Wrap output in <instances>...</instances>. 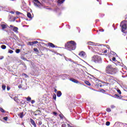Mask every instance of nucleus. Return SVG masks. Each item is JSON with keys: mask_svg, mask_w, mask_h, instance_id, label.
Instances as JSON below:
<instances>
[{"mask_svg": "<svg viewBox=\"0 0 127 127\" xmlns=\"http://www.w3.org/2000/svg\"><path fill=\"white\" fill-rule=\"evenodd\" d=\"M76 42L74 41H70L65 44V47L67 50L72 51V50H75L76 49Z\"/></svg>", "mask_w": 127, "mask_h": 127, "instance_id": "nucleus-1", "label": "nucleus"}, {"mask_svg": "<svg viewBox=\"0 0 127 127\" xmlns=\"http://www.w3.org/2000/svg\"><path fill=\"white\" fill-rule=\"evenodd\" d=\"M92 61H93V62H95V63H98L99 64H101V63H102V58H101V57L99 56H94L92 58Z\"/></svg>", "mask_w": 127, "mask_h": 127, "instance_id": "nucleus-2", "label": "nucleus"}, {"mask_svg": "<svg viewBox=\"0 0 127 127\" xmlns=\"http://www.w3.org/2000/svg\"><path fill=\"white\" fill-rule=\"evenodd\" d=\"M106 71L107 74H112V65H108L106 67Z\"/></svg>", "mask_w": 127, "mask_h": 127, "instance_id": "nucleus-3", "label": "nucleus"}, {"mask_svg": "<svg viewBox=\"0 0 127 127\" xmlns=\"http://www.w3.org/2000/svg\"><path fill=\"white\" fill-rule=\"evenodd\" d=\"M79 56L81 57V58H86L87 57V55L86 54V53L84 51H81L79 54H78Z\"/></svg>", "mask_w": 127, "mask_h": 127, "instance_id": "nucleus-4", "label": "nucleus"}, {"mask_svg": "<svg viewBox=\"0 0 127 127\" xmlns=\"http://www.w3.org/2000/svg\"><path fill=\"white\" fill-rule=\"evenodd\" d=\"M10 27H13V31L15 32V33H18V28L15 26H12V25H10Z\"/></svg>", "mask_w": 127, "mask_h": 127, "instance_id": "nucleus-5", "label": "nucleus"}, {"mask_svg": "<svg viewBox=\"0 0 127 127\" xmlns=\"http://www.w3.org/2000/svg\"><path fill=\"white\" fill-rule=\"evenodd\" d=\"M122 31L123 33H125V31H126V29H127V24H124L122 26Z\"/></svg>", "mask_w": 127, "mask_h": 127, "instance_id": "nucleus-6", "label": "nucleus"}, {"mask_svg": "<svg viewBox=\"0 0 127 127\" xmlns=\"http://www.w3.org/2000/svg\"><path fill=\"white\" fill-rule=\"evenodd\" d=\"M38 43V41H36L34 42H28L27 43V45H30V46H32L34 44H37Z\"/></svg>", "mask_w": 127, "mask_h": 127, "instance_id": "nucleus-7", "label": "nucleus"}, {"mask_svg": "<svg viewBox=\"0 0 127 127\" xmlns=\"http://www.w3.org/2000/svg\"><path fill=\"white\" fill-rule=\"evenodd\" d=\"M113 97L114 98H117V99H119V100H122L123 99V96L122 95H119L117 94H115L113 95Z\"/></svg>", "mask_w": 127, "mask_h": 127, "instance_id": "nucleus-8", "label": "nucleus"}, {"mask_svg": "<svg viewBox=\"0 0 127 127\" xmlns=\"http://www.w3.org/2000/svg\"><path fill=\"white\" fill-rule=\"evenodd\" d=\"M48 46H49V47H51V48H55L56 47V46H55V45H54L52 43H48Z\"/></svg>", "mask_w": 127, "mask_h": 127, "instance_id": "nucleus-9", "label": "nucleus"}, {"mask_svg": "<svg viewBox=\"0 0 127 127\" xmlns=\"http://www.w3.org/2000/svg\"><path fill=\"white\" fill-rule=\"evenodd\" d=\"M70 81H71V82H73V83H75L76 84H78L79 83V81L77 79H75V78H70Z\"/></svg>", "mask_w": 127, "mask_h": 127, "instance_id": "nucleus-10", "label": "nucleus"}, {"mask_svg": "<svg viewBox=\"0 0 127 127\" xmlns=\"http://www.w3.org/2000/svg\"><path fill=\"white\" fill-rule=\"evenodd\" d=\"M31 124L34 126V127H36V124L35 123V122H34V120L32 119H30Z\"/></svg>", "mask_w": 127, "mask_h": 127, "instance_id": "nucleus-11", "label": "nucleus"}, {"mask_svg": "<svg viewBox=\"0 0 127 127\" xmlns=\"http://www.w3.org/2000/svg\"><path fill=\"white\" fill-rule=\"evenodd\" d=\"M33 2H34V5H36V6H38L37 3H40V1L38 0H33Z\"/></svg>", "mask_w": 127, "mask_h": 127, "instance_id": "nucleus-12", "label": "nucleus"}, {"mask_svg": "<svg viewBox=\"0 0 127 127\" xmlns=\"http://www.w3.org/2000/svg\"><path fill=\"white\" fill-rule=\"evenodd\" d=\"M113 127H121V123L116 122L114 125Z\"/></svg>", "mask_w": 127, "mask_h": 127, "instance_id": "nucleus-13", "label": "nucleus"}, {"mask_svg": "<svg viewBox=\"0 0 127 127\" xmlns=\"http://www.w3.org/2000/svg\"><path fill=\"white\" fill-rule=\"evenodd\" d=\"M24 112H21L19 113V114H18V117H19V118H20V119H22V118H23V116L24 115H23Z\"/></svg>", "mask_w": 127, "mask_h": 127, "instance_id": "nucleus-14", "label": "nucleus"}, {"mask_svg": "<svg viewBox=\"0 0 127 127\" xmlns=\"http://www.w3.org/2000/svg\"><path fill=\"white\" fill-rule=\"evenodd\" d=\"M1 27L2 28V29H3V30L5 29V28H6V27H7V25L2 24H1Z\"/></svg>", "mask_w": 127, "mask_h": 127, "instance_id": "nucleus-15", "label": "nucleus"}, {"mask_svg": "<svg viewBox=\"0 0 127 127\" xmlns=\"http://www.w3.org/2000/svg\"><path fill=\"white\" fill-rule=\"evenodd\" d=\"M57 96V97H61V96H62V92H61L60 91H58Z\"/></svg>", "mask_w": 127, "mask_h": 127, "instance_id": "nucleus-16", "label": "nucleus"}, {"mask_svg": "<svg viewBox=\"0 0 127 127\" xmlns=\"http://www.w3.org/2000/svg\"><path fill=\"white\" fill-rule=\"evenodd\" d=\"M108 48L105 47L104 48V49L102 50L103 53H108V50H107Z\"/></svg>", "mask_w": 127, "mask_h": 127, "instance_id": "nucleus-17", "label": "nucleus"}, {"mask_svg": "<svg viewBox=\"0 0 127 127\" xmlns=\"http://www.w3.org/2000/svg\"><path fill=\"white\" fill-rule=\"evenodd\" d=\"M84 83L86 85H87V86H91V83L87 80L84 81Z\"/></svg>", "mask_w": 127, "mask_h": 127, "instance_id": "nucleus-18", "label": "nucleus"}, {"mask_svg": "<svg viewBox=\"0 0 127 127\" xmlns=\"http://www.w3.org/2000/svg\"><path fill=\"white\" fill-rule=\"evenodd\" d=\"M27 16L29 18H32V16H31V14L29 12H28L27 14Z\"/></svg>", "mask_w": 127, "mask_h": 127, "instance_id": "nucleus-19", "label": "nucleus"}, {"mask_svg": "<svg viewBox=\"0 0 127 127\" xmlns=\"http://www.w3.org/2000/svg\"><path fill=\"white\" fill-rule=\"evenodd\" d=\"M95 87L98 88V87H102V83H97L95 84Z\"/></svg>", "mask_w": 127, "mask_h": 127, "instance_id": "nucleus-20", "label": "nucleus"}, {"mask_svg": "<svg viewBox=\"0 0 127 127\" xmlns=\"http://www.w3.org/2000/svg\"><path fill=\"white\" fill-rule=\"evenodd\" d=\"M25 99H26V101L28 102H30L31 101V98L30 97H25Z\"/></svg>", "mask_w": 127, "mask_h": 127, "instance_id": "nucleus-21", "label": "nucleus"}, {"mask_svg": "<svg viewBox=\"0 0 127 127\" xmlns=\"http://www.w3.org/2000/svg\"><path fill=\"white\" fill-rule=\"evenodd\" d=\"M1 49H5L6 48V46L4 45H2L1 46Z\"/></svg>", "mask_w": 127, "mask_h": 127, "instance_id": "nucleus-22", "label": "nucleus"}, {"mask_svg": "<svg viewBox=\"0 0 127 127\" xmlns=\"http://www.w3.org/2000/svg\"><path fill=\"white\" fill-rule=\"evenodd\" d=\"M34 51H35V52H36L37 53H39V50H38L37 48H34Z\"/></svg>", "mask_w": 127, "mask_h": 127, "instance_id": "nucleus-23", "label": "nucleus"}, {"mask_svg": "<svg viewBox=\"0 0 127 127\" xmlns=\"http://www.w3.org/2000/svg\"><path fill=\"white\" fill-rule=\"evenodd\" d=\"M0 111L1 113H5V111L3 109L0 107Z\"/></svg>", "mask_w": 127, "mask_h": 127, "instance_id": "nucleus-24", "label": "nucleus"}, {"mask_svg": "<svg viewBox=\"0 0 127 127\" xmlns=\"http://www.w3.org/2000/svg\"><path fill=\"white\" fill-rule=\"evenodd\" d=\"M15 52H16V53H17V54H18V53H19V52H20V49H16V50H15Z\"/></svg>", "mask_w": 127, "mask_h": 127, "instance_id": "nucleus-25", "label": "nucleus"}, {"mask_svg": "<svg viewBox=\"0 0 127 127\" xmlns=\"http://www.w3.org/2000/svg\"><path fill=\"white\" fill-rule=\"evenodd\" d=\"M110 125H111V123L110 122H106V125L107 126V127H108V126H110Z\"/></svg>", "mask_w": 127, "mask_h": 127, "instance_id": "nucleus-26", "label": "nucleus"}, {"mask_svg": "<svg viewBox=\"0 0 127 127\" xmlns=\"http://www.w3.org/2000/svg\"><path fill=\"white\" fill-rule=\"evenodd\" d=\"M117 92L119 93V95H122V91H121V90L118 89Z\"/></svg>", "mask_w": 127, "mask_h": 127, "instance_id": "nucleus-27", "label": "nucleus"}, {"mask_svg": "<svg viewBox=\"0 0 127 127\" xmlns=\"http://www.w3.org/2000/svg\"><path fill=\"white\" fill-rule=\"evenodd\" d=\"M5 88H6V86L4 85H2V90H5Z\"/></svg>", "mask_w": 127, "mask_h": 127, "instance_id": "nucleus-28", "label": "nucleus"}, {"mask_svg": "<svg viewBox=\"0 0 127 127\" xmlns=\"http://www.w3.org/2000/svg\"><path fill=\"white\" fill-rule=\"evenodd\" d=\"M8 53H10V54H11L13 53V51H12L11 50H9Z\"/></svg>", "mask_w": 127, "mask_h": 127, "instance_id": "nucleus-29", "label": "nucleus"}, {"mask_svg": "<svg viewBox=\"0 0 127 127\" xmlns=\"http://www.w3.org/2000/svg\"><path fill=\"white\" fill-rule=\"evenodd\" d=\"M16 14H17V15H19V14H21V13L19 11H16Z\"/></svg>", "mask_w": 127, "mask_h": 127, "instance_id": "nucleus-30", "label": "nucleus"}, {"mask_svg": "<svg viewBox=\"0 0 127 127\" xmlns=\"http://www.w3.org/2000/svg\"><path fill=\"white\" fill-rule=\"evenodd\" d=\"M111 110L110 108H107L106 109V111L108 112V113H110V112H111Z\"/></svg>", "mask_w": 127, "mask_h": 127, "instance_id": "nucleus-31", "label": "nucleus"}, {"mask_svg": "<svg viewBox=\"0 0 127 127\" xmlns=\"http://www.w3.org/2000/svg\"><path fill=\"white\" fill-rule=\"evenodd\" d=\"M100 92H101V93H106V91L103 89H100Z\"/></svg>", "mask_w": 127, "mask_h": 127, "instance_id": "nucleus-32", "label": "nucleus"}, {"mask_svg": "<svg viewBox=\"0 0 127 127\" xmlns=\"http://www.w3.org/2000/svg\"><path fill=\"white\" fill-rule=\"evenodd\" d=\"M23 75H24L26 78H27L28 77V75H27V74H26V73H23L22 76Z\"/></svg>", "mask_w": 127, "mask_h": 127, "instance_id": "nucleus-33", "label": "nucleus"}, {"mask_svg": "<svg viewBox=\"0 0 127 127\" xmlns=\"http://www.w3.org/2000/svg\"><path fill=\"white\" fill-rule=\"evenodd\" d=\"M59 117L60 119H61L62 120H63V115L60 114Z\"/></svg>", "mask_w": 127, "mask_h": 127, "instance_id": "nucleus-34", "label": "nucleus"}, {"mask_svg": "<svg viewBox=\"0 0 127 127\" xmlns=\"http://www.w3.org/2000/svg\"><path fill=\"white\" fill-rule=\"evenodd\" d=\"M53 99H54V100H56V94H54V95H53Z\"/></svg>", "mask_w": 127, "mask_h": 127, "instance_id": "nucleus-35", "label": "nucleus"}, {"mask_svg": "<svg viewBox=\"0 0 127 127\" xmlns=\"http://www.w3.org/2000/svg\"><path fill=\"white\" fill-rule=\"evenodd\" d=\"M60 3H63L65 1V0H59Z\"/></svg>", "mask_w": 127, "mask_h": 127, "instance_id": "nucleus-36", "label": "nucleus"}, {"mask_svg": "<svg viewBox=\"0 0 127 127\" xmlns=\"http://www.w3.org/2000/svg\"><path fill=\"white\" fill-rule=\"evenodd\" d=\"M94 43H93V42H88V45H93V44Z\"/></svg>", "mask_w": 127, "mask_h": 127, "instance_id": "nucleus-37", "label": "nucleus"}, {"mask_svg": "<svg viewBox=\"0 0 127 127\" xmlns=\"http://www.w3.org/2000/svg\"><path fill=\"white\" fill-rule=\"evenodd\" d=\"M3 120H4V121H7V119H8V118H7V117H5L3 118Z\"/></svg>", "mask_w": 127, "mask_h": 127, "instance_id": "nucleus-38", "label": "nucleus"}, {"mask_svg": "<svg viewBox=\"0 0 127 127\" xmlns=\"http://www.w3.org/2000/svg\"><path fill=\"white\" fill-rule=\"evenodd\" d=\"M38 125H39V126H41V125H42V122L39 121V122H38Z\"/></svg>", "mask_w": 127, "mask_h": 127, "instance_id": "nucleus-39", "label": "nucleus"}, {"mask_svg": "<svg viewBox=\"0 0 127 127\" xmlns=\"http://www.w3.org/2000/svg\"><path fill=\"white\" fill-rule=\"evenodd\" d=\"M66 127V125L65 124H62V127Z\"/></svg>", "mask_w": 127, "mask_h": 127, "instance_id": "nucleus-40", "label": "nucleus"}, {"mask_svg": "<svg viewBox=\"0 0 127 127\" xmlns=\"http://www.w3.org/2000/svg\"><path fill=\"white\" fill-rule=\"evenodd\" d=\"M81 63H82L83 64H84L85 63H85V62L83 60H81Z\"/></svg>", "mask_w": 127, "mask_h": 127, "instance_id": "nucleus-41", "label": "nucleus"}, {"mask_svg": "<svg viewBox=\"0 0 127 127\" xmlns=\"http://www.w3.org/2000/svg\"><path fill=\"white\" fill-rule=\"evenodd\" d=\"M31 104H34V103H35V100H32L31 101Z\"/></svg>", "mask_w": 127, "mask_h": 127, "instance_id": "nucleus-42", "label": "nucleus"}, {"mask_svg": "<svg viewBox=\"0 0 127 127\" xmlns=\"http://www.w3.org/2000/svg\"><path fill=\"white\" fill-rule=\"evenodd\" d=\"M112 60H113V61H115V62H116V58L115 57H113V58H112Z\"/></svg>", "mask_w": 127, "mask_h": 127, "instance_id": "nucleus-43", "label": "nucleus"}, {"mask_svg": "<svg viewBox=\"0 0 127 127\" xmlns=\"http://www.w3.org/2000/svg\"><path fill=\"white\" fill-rule=\"evenodd\" d=\"M37 112H40V113H41V111H40V108H38V109L37 110Z\"/></svg>", "mask_w": 127, "mask_h": 127, "instance_id": "nucleus-44", "label": "nucleus"}, {"mask_svg": "<svg viewBox=\"0 0 127 127\" xmlns=\"http://www.w3.org/2000/svg\"><path fill=\"white\" fill-rule=\"evenodd\" d=\"M2 59H3V56H0V60H2Z\"/></svg>", "mask_w": 127, "mask_h": 127, "instance_id": "nucleus-45", "label": "nucleus"}, {"mask_svg": "<svg viewBox=\"0 0 127 127\" xmlns=\"http://www.w3.org/2000/svg\"><path fill=\"white\" fill-rule=\"evenodd\" d=\"M100 31H101V32H104V30L103 29H101L100 30Z\"/></svg>", "mask_w": 127, "mask_h": 127, "instance_id": "nucleus-46", "label": "nucleus"}, {"mask_svg": "<svg viewBox=\"0 0 127 127\" xmlns=\"http://www.w3.org/2000/svg\"><path fill=\"white\" fill-rule=\"evenodd\" d=\"M53 114L55 115H57V113L54 112H53Z\"/></svg>", "mask_w": 127, "mask_h": 127, "instance_id": "nucleus-47", "label": "nucleus"}, {"mask_svg": "<svg viewBox=\"0 0 127 127\" xmlns=\"http://www.w3.org/2000/svg\"><path fill=\"white\" fill-rule=\"evenodd\" d=\"M94 79L95 80V81H98V78H94Z\"/></svg>", "mask_w": 127, "mask_h": 127, "instance_id": "nucleus-48", "label": "nucleus"}, {"mask_svg": "<svg viewBox=\"0 0 127 127\" xmlns=\"http://www.w3.org/2000/svg\"><path fill=\"white\" fill-rule=\"evenodd\" d=\"M55 93H56L57 92V89H56V88L55 89Z\"/></svg>", "mask_w": 127, "mask_h": 127, "instance_id": "nucleus-49", "label": "nucleus"}, {"mask_svg": "<svg viewBox=\"0 0 127 127\" xmlns=\"http://www.w3.org/2000/svg\"><path fill=\"white\" fill-rule=\"evenodd\" d=\"M10 13L13 14V13H14V12H13V11H11V12H10Z\"/></svg>", "mask_w": 127, "mask_h": 127, "instance_id": "nucleus-50", "label": "nucleus"}, {"mask_svg": "<svg viewBox=\"0 0 127 127\" xmlns=\"http://www.w3.org/2000/svg\"><path fill=\"white\" fill-rule=\"evenodd\" d=\"M24 66L25 68H26V65L25 64H24Z\"/></svg>", "mask_w": 127, "mask_h": 127, "instance_id": "nucleus-51", "label": "nucleus"}, {"mask_svg": "<svg viewBox=\"0 0 127 127\" xmlns=\"http://www.w3.org/2000/svg\"><path fill=\"white\" fill-rule=\"evenodd\" d=\"M112 54H115V52H112Z\"/></svg>", "mask_w": 127, "mask_h": 127, "instance_id": "nucleus-52", "label": "nucleus"}, {"mask_svg": "<svg viewBox=\"0 0 127 127\" xmlns=\"http://www.w3.org/2000/svg\"><path fill=\"white\" fill-rule=\"evenodd\" d=\"M34 116H37V114H35Z\"/></svg>", "mask_w": 127, "mask_h": 127, "instance_id": "nucleus-53", "label": "nucleus"}, {"mask_svg": "<svg viewBox=\"0 0 127 127\" xmlns=\"http://www.w3.org/2000/svg\"><path fill=\"white\" fill-rule=\"evenodd\" d=\"M113 26H115V24H113Z\"/></svg>", "mask_w": 127, "mask_h": 127, "instance_id": "nucleus-54", "label": "nucleus"}, {"mask_svg": "<svg viewBox=\"0 0 127 127\" xmlns=\"http://www.w3.org/2000/svg\"><path fill=\"white\" fill-rule=\"evenodd\" d=\"M12 0V1H14V0Z\"/></svg>", "mask_w": 127, "mask_h": 127, "instance_id": "nucleus-55", "label": "nucleus"}, {"mask_svg": "<svg viewBox=\"0 0 127 127\" xmlns=\"http://www.w3.org/2000/svg\"><path fill=\"white\" fill-rule=\"evenodd\" d=\"M7 90L8 91L9 89H8V88H7Z\"/></svg>", "mask_w": 127, "mask_h": 127, "instance_id": "nucleus-56", "label": "nucleus"}, {"mask_svg": "<svg viewBox=\"0 0 127 127\" xmlns=\"http://www.w3.org/2000/svg\"><path fill=\"white\" fill-rule=\"evenodd\" d=\"M114 108V107L112 106V108Z\"/></svg>", "mask_w": 127, "mask_h": 127, "instance_id": "nucleus-57", "label": "nucleus"}]
</instances>
